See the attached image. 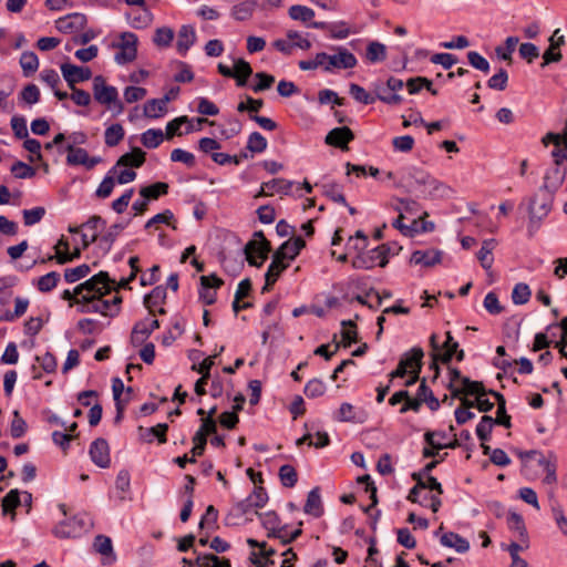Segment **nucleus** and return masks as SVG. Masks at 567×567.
<instances>
[{
	"label": "nucleus",
	"mask_w": 567,
	"mask_h": 567,
	"mask_svg": "<svg viewBox=\"0 0 567 567\" xmlns=\"http://www.w3.org/2000/svg\"><path fill=\"white\" fill-rule=\"evenodd\" d=\"M111 288L109 274L100 271L75 287L73 291L64 290L62 299L74 300L80 305L79 311L82 313H101L113 317L120 311L122 298L115 295L111 300L104 299Z\"/></svg>",
	"instance_id": "nucleus-1"
},
{
	"label": "nucleus",
	"mask_w": 567,
	"mask_h": 567,
	"mask_svg": "<svg viewBox=\"0 0 567 567\" xmlns=\"http://www.w3.org/2000/svg\"><path fill=\"white\" fill-rule=\"evenodd\" d=\"M332 53L319 52L321 69L332 73L338 70L353 69L358 64L355 55L341 45L331 47Z\"/></svg>",
	"instance_id": "nucleus-2"
},
{
	"label": "nucleus",
	"mask_w": 567,
	"mask_h": 567,
	"mask_svg": "<svg viewBox=\"0 0 567 567\" xmlns=\"http://www.w3.org/2000/svg\"><path fill=\"white\" fill-rule=\"evenodd\" d=\"M93 526L92 518L86 513H80L73 517L60 522L53 528L54 536L59 538H74L87 533Z\"/></svg>",
	"instance_id": "nucleus-3"
},
{
	"label": "nucleus",
	"mask_w": 567,
	"mask_h": 567,
	"mask_svg": "<svg viewBox=\"0 0 567 567\" xmlns=\"http://www.w3.org/2000/svg\"><path fill=\"white\" fill-rule=\"evenodd\" d=\"M93 95L97 103L105 105L115 114H121L123 112L124 106L118 99L117 89L106 84L102 75H96L93 79Z\"/></svg>",
	"instance_id": "nucleus-4"
},
{
	"label": "nucleus",
	"mask_w": 567,
	"mask_h": 567,
	"mask_svg": "<svg viewBox=\"0 0 567 567\" xmlns=\"http://www.w3.org/2000/svg\"><path fill=\"white\" fill-rule=\"evenodd\" d=\"M390 248L386 245H380L371 250L358 254L351 261L354 269H372L375 266L385 267L389 262L388 255Z\"/></svg>",
	"instance_id": "nucleus-5"
},
{
	"label": "nucleus",
	"mask_w": 567,
	"mask_h": 567,
	"mask_svg": "<svg viewBox=\"0 0 567 567\" xmlns=\"http://www.w3.org/2000/svg\"><path fill=\"white\" fill-rule=\"evenodd\" d=\"M270 243L265 238L261 231L255 233V238L245 246V255L248 264L255 267H261L268 258Z\"/></svg>",
	"instance_id": "nucleus-6"
},
{
	"label": "nucleus",
	"mask_w": 567,
	"mask_h": 567,
	"mask_svg": "<svg viewBox=\"0 0 567 567\" xmlns=\"http://www.w3.org/2000/svg\"><path fill=\"white\" fill-rule=\"evenodd\" d=\"M549 212L550 200L547 194H537L530 198L528 207V233L530 236L538 229L540 221L548 215Z\"/></svg>",
	"instance_id": "nucleus-7"
},
{
	"label": "nucleus",
	"mask_w": 567,
	"mask_h": 567,
	"mask_svg": "<svg viewBox=\"0 0 567 567\" xmlns=\"http://www.w3.org/2000/svg\"><path fill=\"white\" fill-rule=\"evenodd\" d=\"M423 355L424 353L421 348H413L406 352L401 358L398 368L390 373L391 380L394 378H404L408 373H420Z\"/></svg>",
	"instance_id": "nucleus-8"
},
{
	"label": "nucleus",
	"mask_w": 567,
	"mask_h": 567,
	"mask_svg": "<svg viewBox=\"0 0 567 567\" xmlns=\"http://www.w3.org/2000/svg\"><path fill=\"white\" fill-rule=\"evenodd\" d=\"M137 41L136 34L133 32H123L121 34V41L116 45L118 51L114 56L117 64H126L136 59Z\"/></svg>",
	"instance_id": "nucleus-9"
},
{
	"label": "nucleus",
	"mask_w": 567,
	"mask_h": 567,
	"mask_svg": "<svg viewBox=\"0 0 567 567\" xmlns=\"http://www.w3.org/2000/svg\"><path fill=\"white\" fill-rule=\"evenodd\" d=\"M66 152L65 162L69 166H84L86 169L94 168L101 163L100 156H90L87 151L82 147H62L60 152Z\"/></svg>",
	"instance_id": "nucleus-10"
},
{
	"label": "nucleus",
	"mask_w": 567,
	"mask_h": 567,
	"mask_svg": "<svg viewBox=\"0 0 567 567\" xmlns=\"http://www.w3.org/2000/svg\"><path fill=\"white\" fill-rule=\"evenodd\" d=\"M436 334H432L430 338V342L433 349V365L436 367V361H442L443 363H447L452 360L454 353L457 351L458 343L454 341L450 331L446 332V340L443 346L440 347L436 341Z\"/></svg>",
	"instance_id": "nucleus-11"
},
{
	"label": "nucleus",
	"mask_w": 567,
	"mask_h": 567,
	"mask_svg": "<svg viewBox=\"0 0 567 567\" xmlns=\"http://www.w3.org/2000/svg\"><path fill=\"white\" fill-rule=\"evenodd\" d=\"M87 23L85 14L73 12L55 20V29L64 34H72L84 30Z\"/></svg>",
	"instance_id": "nucleus-12"
},
{
	"label": "nucleus",
	"mask_w": 567,
	"mask_h": 567,
	"mask_svg": "<svg viewBox=\"0 0 567 567\" xmlns=\"http://www.w3.org/2000/svg\"><path fill=\"white\" fill-rule=\"evenodd\" d=\"M92 462L101 467L107 468L111 464L110 446L106 440L100 437L91 443L89 450Z\"/></svg>",
	"instance_id": "nucleus-13"
},
{
	"label": "nucleus",
	"mask_w": 567,
	"mask_h": 567,
	"mask_svg": "<svg viewBox=\"0 0 567 567\" xmlns=\"http://www.w3.org/2000/svg\"><path fill=\"white\" fill-rule=\"evenodd\" d=\"M310 28L319 29V30H326L329 33V37L331 39L336 40H342L348 38L352 30L348 22L346 21H337V22H312L309 24Z\"/></svg>",
	"instance_id": "nucleus-14"
},
{
	"label": "nucleus",
	"mask_w": 567,
	"mask_h": 567,
	"mask_svg": "<svg viewBox=\"0 0 567 567\" xmlns=\"http://www.w3.org/2000/svg\"><path fill=\"white\" fill-rule=\"evenodd\" d=\"M61 72L70 87L76 83L84 82L91 79L92 72L89 68L78 66L71 63H63Z\"/></svg>",
	"instance_id": "nucleus-15"
},
{
	"label": "nucleus",
	"mask_w": 567,
	"mask_h": 567,
	"mask_svg": "<svg viewBox=\"0 0 567 567\" xmlns=\"http://www.w3.org/2000/svg\"><path fill=\"white\" fill-rule=\"evenodd\" d=\"M224 281L216 275L202 276L200 277V290L199 298L206 305H213L216 301V291L214 289L219 288Z\"/></svg>",
	"instance_id": "nucleus-16"
},
{
	"label": "nucleus",
	"mask_w": 567,
	"mask_h": 567,
	"mask_svg": "<svg viewBox=\"0 0 567 567\" xmlns=\"http://www.w3.org/2000/svg\"><path fill=\"white\" fill-rule=\"evenodd\" d=\"M159 328L157 319H146L135 323L132 334L131 342L133 346H141L151 336V333Z\"/></svg>",
	"instance_id": "nucleus-17"
},
{
	"label": "nucleus",
	"mask_w": 567,
	"mask_h": 567,
	"mask_svg": "<svg viewBox=\"0 0 567 567\" xmlns=\"http://www.w3.org/2000/svg\"><path fill=\"white\" fill-rule=\"evenodd\" d=\"M289 267V262L282 259L276 251L272 255V260L265 275V286L262 292L268 291L272 285L277 281L281 272Z\"/></svg>",
	"instance_id": "nucleus-18"
},
{
	"label": "nucleus",
	"mask_w": 567,
	"mask_h": 567,
	"mask_svg": "<svg viewBox=\"0 0 567 567\" xmlns=\"http://www.w3.org/2000/svg\"><path fill=\"white\" fill-rule=\"evenodd\" d=\"M519 456L520 457L538 456L537 462H538L539 466H542L544 472L546 473V475H545V477L543 480L544 484L554 485L557 482V476H556V468H557V466H556V463L554 461L545 457L544 455H542L537 451H528V452H525V453H520Z\"/></svg>",
	"instance_id": "nucleus-19"
},
{
	"label": "nucleus",
	"mask_w": 567,
	"mask_h": 567,
	"mask_svg": "<svg viewBox=\"0 0 567 567\" xmlns=\"http://www.w3.org/2000/svg\"><path fill=\"white\" fill-rule=\"evenodd\" d=\"M409 177L413 179L416 185L429 187L430 194H435L440 192L441 188H445L442 183L433 178L429 173L416 167L410 168Z\"/></svg>",
	"instance_id": "nucleus-20"
},
{
	"label": "nucleus",
	"mask_w": 567,
	"mask_h": 567,
	"mask_svg": "<svg viewBox=\"0 0 567 567\" xmlns=\"http://www.w3.org/2000/svg\"><path fill=\"white\" fill-rule=\"evenodd\" d=\"M354 138L352 131L348 126L336 127L331 130L326 136L328 145L339 147L341 150L348 148V143Z\"/></svg>",
	"instance_id": "nucleus-21"
},
{
	"label": "nucleus",
	"mask_w": 567,
	"mask_h": 567,
	"mask_svg": "<svg viewBox=\"0 0 567 567\" xmlns=\"http://www.w3.org/2000/svg\"><path fill=\"white\" fill-rule=\"evenodd\" d=\"M560 30L556 29L553 33V35L549 38V48L544 52L543 54V63L542 68H545L546 65L559 62L563 59V54L559 51V48L565 44V38L564 35L559 37V41H554V38L559 34Z\"/></svg>",
	"instance_id": "nucleus-22"
},
{
	"label": "nucleus",
	"mask_w": 567,
	"mask_h": 567,
	"mask_svg": "<svg viewBox=\"0 0 567 567\" xmlns=\"http://www.w3.org/2000/svg\"><path fill=\"white\" fill-rule=\"evenodd\" d=\"M372 87L375 101L380 100L389 105H399L403 102V97L398 93H393L386 83L384 84L381 81H377L372 84Z\"/></svg>",
	"instance_id": "nucleus-23"
},
{
	"label": "nucleus",
	"mask_w": 567,
	"mask_h": 567,
	"mask_svg": "<svg viewBox=\"0 0 567 567\" xmlns=\"http://www.w3.org/2000/svg\"><path fill=\"white\" fill-rule=\"evenodd\" d=\"M306 246L305 240L301 237H295L285 241L276 252L286 261L290 262L293 260L300 252V250Z\"/></svg>",
	"instance_id": "nucleus-24"
},
{
	"label": "nucleus",
	"mask_w": 567,
	"mask_h": 567,
	"mask_svg": "<svg viewBox=\"0 0 567 567\" xmlns=\"http://www.w3.org/2000/svg\"><path fill=\"white\" fill-rule=\"evenodd\" d=\"M441 258L442 252L436 249L415 250L411 256V262L424 267H432L441 262Z\"/></svg>",
	"instance_id": "nucleus-25"
},
{
	"label": "nucleus",
	"mask_w": 567,
	"mask_h": 567,
	"mask_svg": "<svg viewBox=\"0 0 567 567\" xmlns=\"http://www.w3.org/2000/svg\"><path fill=\"white\" fill-rule=\"evenodd\" d=\"M196 40V32L195 29L192 25L185 24L182 25L178 34H177V42H176V49L179 54L185 55L189 48L195 43Z\"/></svg>",
	"instance_id": "nucleus-26"
},
{
	"label": "nucleus",
	"mask_w": 567,
	"mask_h": 567,
	"mask_svg": "<svg viewBox=\"0 0 567 567\" xmlns=\"http://www.w3.org/2000/svg\"><path fill=\"white\" fill-rule=\"evenodd\" d=\"M303 511L306 514L313 517H320L323 514V506L319 487H315L308 493Z\"/></svg>",
	"instance_id": "nucleus-27"
},
{
	"label": "nucleus",
	"mask_w": 567,
	"mask_h": 567,
	"mask_svg": "<svg viewBox=\"0 0 567 567\" xmlns=\"http://www.w3.org/2000/svg\"><path fill=\"white\" fill-rule=\"evenodd\" d=\"M167 430L168 425L166 423H158L157 425L152 427L140 426L138 429L140 435L144 441L151 443L153 442V439L156 437L158 440V443L161 444L166 443L167 441Z\"/></svg>",
	"instance_id": "nucleus-28"
},
{
	"label": "nucleus",
	"mask_w": 567,
	"mask_h": 567,
	"mask_svg": "<svg viewBox=\"0 0 567 567\" xmlns=\"http://www.w3.org/2000/svg\"><path fill=\"white\" fill-rule=\"evenodd\" d=\"M444 547L454 548L457 553H466L470 549V543L456 533H445L440 537Z\"/></svg>",
	"instance_id": "nucleus-29"
},
{
	"label": "nucleus",
	"mask_w": 567,
	"mask_h": 567,
	"mask_svg": "<svg viewBox=\"0 0 567 567\" xmlns=\"http://www.w3.org/2000/svg\"><path fill=\"white\" fill-rule=\"evenodd\" d=\"M462 394L476 395L486 394L483 383L472 381L468 378H462V388L453 390V398H460Z\"/></svg>",
	"instance_id": "nucleus-30"
},
{
	"label": "nucleus",
	"mask_w": 567,
	"mask_h": 567,
	"mask_svg": "<svg viewBox=\"0 0 567 567\" xmlns=\"http://www.w3.org/2000/svg\"><path fill=\"white\" fill-rule=\"evenodd\" d=\"M145 152L138 147L133 148L132 152L125 153L122 155L114 166H132V167H141L145 162Z\"/></svg>",
	"instance_id": "nucleus-31"
},
{
	"label": "nucleus",
	"mask_w": 567,
	"mask_h": 567,
	"mask_svg": "<svg viewBox=\"0 0 567 567\" xmlns=\"http://www.w3.org/2000/svg\"><path fill=\"white\" fill-rule=\"evenodd\" d=\"M288 14L292 20L300 21L307 27H310L309 24L313 22L312 19L315 18V11L301 4L291 6L288 10Z\"/></svg>",
	"instance_id": "nucleus-32"
},
{
	"label": "nucleus",
	"mask_w": 567,
	"mask_h": 567,
	"mask_svg": "<svg viewBox=\"0 0 567 567\" xmlns=\"http://www.w3.org/2000/svg\"><path fill=\"white\" fill-rule=\"evenodd\" d=\"M416 400H420V405L426 403L431 411H436L440 408V401L434 396L433 391L426 385L425 380L419 385Z\"/></svg>",
	"instance_id": "nucleus-33"
},
{
	"label": "nucleus",
	"mask_w": 567,
	"mask_h": 567,
	"mask_svg": "<svg viewBox=\"0 0 567 567\" xmlns=\"http://www.w3.org/2000/svg\"><path fill=\"white\" fill-rule=\"evenodd\" d=\"M256 6L257 2L255 0H245L233 7L231 16L237 21H245L252 16Z\"/></svg>",
	"instance_id": "nucleus-34"
},
{
	"label": "nucleus",
	"mask_w": 567,
	"mask_h": 567,
	"mask_svg": "<svg viewBox=\"0 0 567 567\" xmlns=\"http://www.w3.org/2000/svg\"><path fill=\"white\" fill-rule=\"evenodd\" d=\"M168 192V184L164 182H157L148 186H144L140 189L141 197L150 200H156L162 195H166Z\"/></svg>",
	"instance_id": "nucleus-35"
},
{
	"label": "nucleus",
	"mask_w": 567,
	"mask_h": 567,
	"mask_svg": "<svg viewBox=\"0 0 567 567\" xmlns=\"http://www.w3.org/2000/svg\"><path fill=\"white\" fill-rule=\"evenodd\" d=\"M166 298V289L163 286L155 287L144 298V305L152 316H155L154 308L159 306Z\"/></svg>",
	"instance_id": "nucleus-36"
},
{
	"label": "nucleus",
	"mask_w": 567,
	"mask_h": 567,
	"mask_svg": "<svg viewBox=\"0 0 567 567\" xmlns=\"http://www.w3.org/2000/svg\"><path fill=\"white\" fill-rule=\"evenodd\" d=\"M167 111V103L161 99H152L144 105V114L151 118L162 117Z\"/></svg>",
	"instance_id": "nucleus-37"
},
{
	"label": "nucleus",
	"mask_w": 567,
	"mask_h": 567,
	"mask_svg": "<svg viewBox=\"0 0 567 567\" xmlns=\"http://www.w3.org/2000/svg\"><path fill=\"white\" fill-rule=\"evenodd\" d=\"M489 393L492 395H494L495 399L497 400V412H496L497 415H496V419L494 420V422L496 424L503 425L507 429L511 427V416L506 413L505 398L503 396V394L495 392V391H489Z\"/></svg>",
	"instance_id": "nucleus-38"
},
{
	"label": "nucleus",
	"mask_w": 567,
	"mask_h": 567,
	"mask_svg": "<svg viewBox=\"0 0 567 567\" xmlns=\"http://www.w3.org/2000/svg\"><path fill=\"white\" fill-rule=\"evenodd\" d=\"M365 58L370 63L384 61L386 59V47L378 41H371L367 47Z\"/></svg>",
	"instance_id": "nucleus-39"
},
{
	"label": "nucleus",
	"mask_w": 567,
	"mask_h": 567,
	"mask_svg": "<svg viewBox=\"0 0 567 567\" xmlns=\"http://www.w3.org/2000/svg\"><path fill=\"white\" fill-rule=\"evenodd\" d=\"M124 135L125 131L123 126L120 123H114L105 130L104 143L109 147H114L124 138Z\"/></svg>",
	"instance_id": "nucleus-40"
},
{
	"label": "nucleus",
	"mask_w": 567,
	"mask_h": 567,
	"mask_svg": "<svg viewBox=\"0 0 567 567\" xmlns=\"http://www.w3.org/2000/svg\"><path fill=\"white\" fill-rule=\"evenodd\" d=\"M114 174H116V166H113L100 183L95 192L99 198H107L112 194L115 186Z\"/></svg>",
	"instance_id": "nucleus-41"
},
{
	"label": "nucleus",
	"mask_w": 567,
	"mask_h": 567,
	"mask_svg": "<svg viewBox=\"0 0 567 567\" xmlns=\"http://www.w3.org/2000/svg\"><path fill=\"white\" fill-rule=\"evenodd\" d=\"M292 186L293 182L285 178H274L269 182H264V189L268 188L271 192V196L276 193L288 195L291 192Z\"/></svg>",
	"instance_id": "nucleus-42"
},
{
	"label": "nucleus",
	"mask_w": 567,
	"mask_h": 567,
	"mask_svg": "<svg viewBox=\"0 0 567 567\" xmlns=\"http://www.w3.org/2000/svg\"><path fill=\"white\" fill-rule=\"evenodd\" d=\"M507 526L512 532L517 534L522 542H526L527 530L525 527L524 519L519 514L509 513L507 517Z\"/></svg>",
	"instance_id": "nucleus-43"
},
{
	"label": "nucleus",
	"mask_w": 567,
	"mask_h": 567,
	"mask_svg": "<svg viewBox=\"0 0 567 567\" xmlns=\"http://www.w3.org/2000/svg\"><path fill=\"white\" fill-rule=\"evenodd\" d=\"M406 87L410 94L419 93L423 87L436 95L437 91L432 87V81L423 76L411 78L406 82Z\"/></svg>",
	"instance_id": "nucleus-44"
},
{
	"label": "nucleus",
	"mask_w": 567,
	"mask_h": 567,
	"mask_svg": "<svg viewBox=\"0 0 567 567\" xmlns=\"http://www.w3.org/2000/svg\"><path fill=\"white\" fill-rule=\"evenodd\" d=\"M164 140V133L161 128H150L141 136L142 144L147 148H156Z\"/></svg>",
	"instance_id": "nucleus-45"
},
{
	"label": "nucleus",
	"mask_w": 567,
	"mask_h": 567,
	"mask_svg": "<svg viewBox=\"0 0 567 567\" xmlns=\"http://www.w3.org/2000/svg\"><path fill=\"white\" fill-rule=\"evenodd\" d=\"M174 30L169 27H161L155 30L153 42L158 48H168L174 40Z\"/></svg>",
	"instance_id": "nucleus-46"
},
{
	"label": "nucleus",
	"mask_w": 567,
	"mask_h": 567,
	"mask_svg": "<svg viewBox=\"0 0 567 567\" xmlns=\"http://www.w3.org/2000/svg\"><path fill=\"white\" fill-rule=\"evenodd\" d=\"M398 205L394 206V209L399 213H402L404 215V213L406 214H411V215H417L419 217L421 216H427V213L425 212H421V206L420 204L416 202V200H413V199H403V198H398Z\"/></svg>",
	"instance_id": "nucleus-47"
},
{
	"label": "nucleus",
	"mask_w": 567,
	"mask_h": 567,
	"mask_svg": "<svg viewBox=\"0 0 567 567\" xmlns=\"http://www.w3.org/2000/svg\"><path fill=\"white\" fill-rule=\"evenodd\" d=\"M495 247V240H485L477 252V258L484 269H489L493 264L492 250Z\"/></svg>",
	"instance_id": "nucleus-48"
},
{
	"label": "nucleus",
	"mask_w": 567,
	"mask_h": 567,
	"mask_svg": "<svg viewBox=\"0 0 567 567\" xmlns=\"http://www.w3.org/2000/svg\"><path fill=\"white\" fill-rule=\"evenodd\" d=\"M519 39L517 37H507L504 47H496L495 53L498 59L504 61H512V54L518 44Z\"/></svg>",
	"instance_id": "nucleus-49"
},
{
	"label": "nucleus",
	"mask_w": 567,
	"mask_h": 567,
	"mask_svg": "<svg viewBox=\"0 0 567 567\" xmlns=\"http://www.w3.org/2000/svg\"><path fill=\"white\" fill-rule=\"evenodd\" d=\"M20 65L24 72V75L34 73L39 68V59L34 52L25 51L21 54Z\"/></svg>",
	"instance_id": "nucleus-50"
},
{
	"label": "nucleus",
	"mask_w": 567,
	"mask_h": 567,
	"mask_svg": "<svg viewBox=\"0 0 567 567\" xmlns=\"http://www.w3.org/2000/svg\"><path fill=\"white\" fill-rule=\"evenodd\" d=\"M258 516L268 532V537H271L280 528V518L275 512L258 514Z\"/></svg>",
	"instance_id": "nucleus-51"
},
{
	"label": "nucleus",
	"mask_w": 567,
	"mask_h": 567,
	"mask_svg": "<svg viewBox=\"0 0 567 567\" xmlns=\"http://www.w3.org/2000/svg\"><path fill=\"white\" fill-rule=\"evenodd\" d=\"M197 567H230L228 559H221L214 554L198 556L196 559Z\"/></svg>",
	"instance_id": "nucleus-52"
},
{
	"label": "nucleus",
	"mask_w": 567,
	"mask_h": 567,
	"mask_svg": "<svg viewBox=\"0 0 567 567\" xmlns=\"http://www.w3.org/2000/svg\"><path fill=\"white\" fill-rule=\"evenodd\" d=\"M279 478L285 487H293L298 481V474L293 466L285 464L279 468Z\"/></svg>",
	"instance_id": "nucleus-53"
},
{
	"label": "nucleus",
	"mask_w": 567,
	"mask_h": 567,
	"mask_svg": "<svg viewBox=\"0 0 567 567\" xmlns=\"http://www.w3.org/2000/svg\"><path fill=\"white\" fill-rule=\"evenodd\" d=\"M496 424L494 419L488 415H484L476 426V435L482 442H486L491 439L493 425Z\"/></svg>",
	"instance_id": "nucleus-54"
},
{
	"label": "nucleus",
	"mask_w": 567,
	"mask_h": 567,
	"mask_svg": "<svg viewBox=\"0 0 567 567\" xmlns=\"http://www.w3.org/2000/svg\"><path fill=\"white\" fill-rule=\"evenodd\" d=\"M59 280V272L51 271L38 279L37 287L41 292H49L56 287Z\"/></svg>",
	"instance_id": "nucleus-55"
},
{
	"label": "nucleus",
	"mask_w": 567,
	"mask_h": 567,
	"mask_svg": "<svg viewBox=\"0 0 567 567\" xmlns=\"http://www.w3.org/2000/svg\"><path fill=\"white\" fill-rule=\"evenodd\" d=\"M532 291L524 282L516 284L512 291V300L515 305H525L530 298Z\"/></svg>",
	"instance_id": "nucleus-56"
},
{
	"label": "nucleus",
	"mask_w": 567,
	"mask_h": 567,
	"mask_svg": "<svg viewBox=\"0 0 567 567\" xmlns=\"http://www.w3.org/2000/svg\"><path fill=\"white\" fill-rule=\"evenodd\" d=\"M267 145V140L259 132H252L247 141V150L251 153H262Z\"/></svg>",
	"instance_id": "nucleus-57"
},
{
	"label": "nucleus",
	"mask_w": 567,
	"mask_h": 567,
	"mask_svg": "<svg viewBox=\"0 0 567 567\" xmlns=\"http://www.w3.org/2000/svg\"><path fill=\"white\" fill-rule=\"evenodd\" d=\"M350 94L351 96L362 104H373L375 102V97L373 94L367 92L362 86L358 84H350Z\"/></svg>",
	"instance_id": "nucleus-58"
},
{
	"label": "nucleus",
	"mask_w": 567,
	"mask_h": 567,
	"mask_svg": "<svg viewBox=\"0 0 567 567\" xmlns=\"http://www.w3.org/2000/svg\"><path fill=\"white\" fill-rule=\"evenodd\" d=\"M90 266L86 264L80 265L74 268H68L64 271V279L69 284H73L84 277H86L90 274Z\"/></svg>",
	"instance_id": "nucleus-59"
},
{
	"label": "nucleus",
	"mask_w": 567,
	"mask_h": 567,
	"mask_svg": "<svg viewBox=\"0 0 567 567\" xmlns=\"http://www.w3.org/2000/svg\"><path fill=\"white\" fill-rule=\"evenodd\" d=\"M326 390L327 386L322 380L311 379L307 382L305 386V394L310 399H315L323 395Z\"/></svg>",
	"instance_id": "nucleus-60"
},
{
	"label": "nucleus",
	"mask_w": 567,
	"mask_h": 567,
	"mask_svg": "<svg viewBox=\"0 0 567 567\" xmlns=\"http://www.w3.org/2000/svg\"><path fill=\"white\" fill-rule=\"evenodd\" d=\"M508 82V73L505 69L501 68L497 73L491 76L487 85L492 90L503 91L506 89Z\"/></svg>",
	"instance_id": "nucleus-61"
},
{
	"label": "nucleus",
	"mask_w": 567,
	"mask_h": 567,
	"mask_svg": "<svg viewBox=\"0 0 567 567\" xmlns=\"http://www.w3.org/2000/svg\"><path fill=\"white\" fill-rule=\"evenodd\" d=\"M467 60L471 66L483 73H488L491 70L489 62L476 51L467 52Z\"/></svg>",
	"instance_id": "nucleus-62"
},
{
	"label": "nucleus",
	"mask_w": 567,
	"mask_h": 567,
	"mask_svg": "<svg viewBox=\"0 0 567 567\" xmlns=\"http://www.w3.org/2000/svg\"><path fill=\"white\" fill-rule=\"evenodd\" d=\"M27 432V423L20 416L18 411L13 412V419L10 424V434L13 439L22 437Z\"/></svg>",
	"instance_id": "nucleus-63"
},
{
	"label": "nucleus",
	"mask_w": 567,
	"mask_h": 567,
	"mask_svg": "<svg viewBox=\"0 0 567 567\" xmlns=\"http://www.w3.org/2000/svg\"><path fill=\"white\" fill-rule=\"evenodd\" d=\"M20 505V493L18 489H11L2 499L3 514L13 513Z\"/></svg>",
	"instance_id": "nucleus-64"
}]
</instances>
